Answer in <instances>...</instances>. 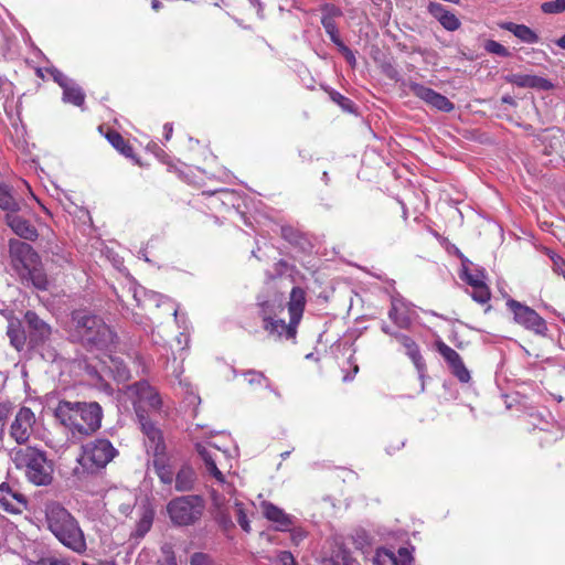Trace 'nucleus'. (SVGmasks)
Listing matches in <instances>:
<instances>
[{"instance_id": "19", "label": "nucleus", "mask_w": 565, "mask_h": 565, "mask_svg": "<svg viewBox=\"0 0 565 565\" xmlns=\"http://www.w3.org/2000/svg\"><path fill=\"white\" fill-rule=\"evenodd\" d=\"M6 223L21 238L35 241L39 236L36 228L15 212L7 213Z\"/></svg>"}, {"instance_id": "55", "label": "nucleus", "mask_w": 565, "mask_h": 565, "mask_svg": "<svg viewBox=\"0 0 565 565\" xmlns=\"http://www.w3.org/2000/svg\"><path fill=\"white\" fill-rule=\"evenodd\" d=\"M281 233H282V236H284L285 238L290 239V238H291L292 230H291L290 227H282V228H281Z\"/></svg>"}, {"instance_id": "54", "label": "nucleus", "mask_w": 565, "mask_h": 565, "mask_svg": "<svg viewBox=\"0 0 565 565\" xmlns=\"http://www.w3.org/2000/svg\"><path fill=\"white\" fill-rule=\"evenodd\" d=\"M382 331L388 335H392L395 338V334L397 332H393L392 329L386 324V323H383L382 327H381Z\"/></svg>"}, {"instance_id": "56", "label": "nucleus", "mask_w": 565, "mask_h": 565, "mask_svg": "<svg viewBox=\"0 0 565 565\" xmlns=\"http://www.w3.org/2000/svg\"><path fill=\"white\" fill-rule=\"evenodd\" d=\"M148 297H149V300L154 301L157 303V306H159V299L162 298L160 295L154 294V292L148 295Z\"/></svg>"}, {"instance_id": "52", "label": "nucleus", "mask_w": 565, "mask_h": 565, "mask_svg": "<svg viewBox=\"0 0 565 565\" xmlns=\"http://www.w3.org/2000/svg\"><path fill=\"white\" fill-rule=\"evenodd\" d=\"M305 536H306V533L300 529L294 530L291 532V541L295 544H299L305 539Z\"/></svg>"}, {"instance_id": "51", "label": "nucleus", "mask_w": 565, "mask_h": 565, "mask_svg": "<svg viewBox=\"0 0 565 565\" xmlns=\"http://www.w3.org/2000/svg\"><path fill=\"white\" fill-rule=\"evenodd\" d=\"M340 51L343 53L345 60L351 64L354 65L356 60L354 56V53L343 43L339 46Z\"/></svg>"}, {"instance_id": "59", "label": "nucleus", "mask_w": 565, "mask_h": 565, "mask_svg": "<svg viewBox=\"0 0 565 565\" xmlns=\"http://www.w3.org/2000/svg\"><path fill=\"white\" fill-rule=\"evenodd\" d=\"M120 511H121L124 514L128 515V514L131 512V507H130V505H121V507H120Z\"/></svg>"}, {"instance_id": "34", "label": "nucleus", "mask_w": 565, "mask_h": 565, "mask_svg": "<svg viewBox=\"0 0 565 565\" xmlns=\"http://www.w3.org/2000/svg\"><path fill=\"white\" fill-rule=\"evenodd\" d=\"M321 23L327 32V34L330 36L331 41L339 47L341 44H343L342 40L339 36L337 24L333 20V18L330 14H326L321 19Z\"/></svg>"}, {"instance_id": "6", "label": "nucleus", "mask_w": 565, "mask_h": 565, "mask_svg": "<svg viewBox=\"0 0 565 565\" xmlns=\"http://www.w3.org/2000/svg\"><path fill=\"white\" fill-rule=\"evenodd\" d=\"M118 454L113 444L105 438H96L82 446V454L77 459L78 467L74 473L79 476L83 472L96 473L104 469Z\"/></svg>"}, {"instance_id": "48", "label": "nucleus", "mask_w": 565, "mask_h": 565, "mask_svg": "<svg viewBox=\"0 0 565 565\" xmlns=\"http://www.w3.org/2000/svg\"><path fill=\"white\" fill-rule=\"evenodd\" d=\"M278 565H297L294 555L288 551H282L277 557Z\"/></svg>"}, {"instance_id": "62", "label": "nucleus", "mask_w": 565, "mask_h": 565, "mask_svg": "<svg viewBox=\"0 0 565 565\" xmlns=\"http://www.w3.org/2000/svg\"><path fill=\"white\" fill-rule=\"evenodd\" d=\"M323 180H324V182H328V180H329L327 172H323Z\"/></svg>"}, {"instance_id": "63", "label": "nucleus", "mask_w": 565, "mask_h": 565, "mask_svg": "<svg viewBox=\"0 0 565 565\" xmlns=\"http://www.w3.org/2000/svg\"><path fill=\"white\" fill-rule=\"evenodd\" d=\"M504 103H510L511 102V97H503L502 99Z\"/></svg>"}, {"instance_id": "49", "label": "nucleus", "mask_w": 565, "mask_h": 565, "mask_svg": "<svg viewBox=\"0 0 565 565\" xmlns=\"http://www.w3.org/2000/svg\"><path fill=\"white\" fill-rule=\"evenodd\" d=\"M51 75L53 76V79L62 87L64 88L65 86H67L72 79H70L66 75H64L61 71L58 70H53L51 72Z\"/></svg>"}, {"instance_id": "58", "label": "nucleus", "mask_w": 565, "mask_h": 565, "mask_svg": "<svg viewBox=\"0 0 565 565\" xmlns=\"http://www.w3.org/2000/svg\"><path fill=\"white\" fill-rule=\"evenodd\" d=\"M555 43L557 46L565 50V34L561 36L558 40H556Z\"/></svg>"}, {"instance_id": "36", "label": "nucleus", "mask_w": 565, "mask_h": 565, "mask_svg": "<svg viewBox=\"0 0 565 565\" xmlns=\"http://www.w3.org/2000/svg\"><path fill=\"white\" fill-rule=\"evenodd\" d=\"M471 297L475 301L483 305L490 300L491 292L487 284H481L478 287H473L471 291Z\"/></svg>"}, {"instance_id": "27", "label": "nucleus", "mask_w": 565, "mask_h": 565, "mask_svg": "<svg viewBox=\"0 0 565 565\" xmlns=\"http://www.w3.org/2000/svg\"><path fill=\"white\" fill-rule=\"evenodd\" d=\"M503 28L512 32L518 39L525 43L532 44L539 41V36L536 35V33L524 24H515L510 22L504 24Z\"/></svg>"}, {"instance_id": "44", "label": "nucleus", "mask_w": 565, "mask_h": 565, "mask_svg": "<svg viewBox=\"0 0 565 565\" xmlns=\"http://www.w3.org/2000/svg\"><path fill=\"white\" fill-rule=\"evenodd\" d=\"M11 413V404L10 403H0V440H2L4 436V427L7 419Z\"/></svg>"}, {"instance_id": "38", "label": "nucleus", "mask_w": 565, "mask_h": 565, "mask_svg": "<svg viewBox=\"0 0 565 565\" xmlns=\"http://www.w3.org/2000/svg\"><path fill=\"white\" fill-rule=\"evenodd\" d=\"M439 23L448 31H456L460 28L459 19L449 10L441 17Z\"/></svg>"}, {"instance_id": "57", "label": "nucleus", "mask_w": 565, "mask_h": 565, "mask_svg": "<svg viewBox=\"0 0 565 565\" xmlns=\"http://www.w3.org/2000/svg\"><path fill=\"white\" fill-rule=\"evenodd\" d=\"M359 372V366L358 365H354L353 367V375H345L343 377V381L344 382H348V381H351L353 379V376Z\"/></svg>"}, {"instance_id": "18", "label": "nucleus", "mask_w": 565, "mask_h": 565, "mask_svg": "<svg viewBox=\"0 0 565 565\" xmlns=\"http://www.w3.org/2000/svg\"><path fill=\"white\" fill-rule=\"evenodd\" d=\"M260 509L263 515L275 523L277 531H287L294 524V518L271 502L262 501Z\"/></svg>"}, {"instance_id": "4", "label": "nucleus", "mask_w": 565, "mask_h": 565, "mask_svg": "<svg viewBox=\"0 0 565 565\" xmlns=\"http://www.w3.org/2000/svg\"><path fill=\"white\" fill-rule=\"evenodd\" d=\"M24 322L28 328V337L19 320H9L7 334L10 339L11 345L17 351H22L24 349L28 338L29 343L32 347H36L49 340L51 335V327L34 311L25 312Z\"/></svg>"}, {"instance_id": "42", "label": "nucleus", "mask_w": 565, "mask_h": 565, "mask_svg": "<svg viewBox=\"0 0 565 565\" xmlns=\"http://www.w3.org/2000/svg\"><path fill=\"white\" fill-rule=\"evenodd\" d=\"M190 565H215V563L209 554L196 552L191 555Z\"/></svg>"}, {"instance_id": "47", "label": "nucleus", "mask_w": 565, "mask_h": 565, "mask_svg": "<svg viewBox=\"0 0 565 565\" xmlns=\"http://www.w3.org/2000/svg\"><path fill=\"white\" fill-rule=\"evenodd\" d=\"M447 9L438 3V2H430L428 4V12L438 21L447 13Z\"/></svg>"}, {"instance_id": "9", "label": "nucleus", "mask_w": 565, "mask_h": 565, "mask_svg": "<svg viewBox=\"0 0 565 565\" xmlns=\"http://www.w3.org/2000/svg\"><path fill=\"white\" fill-rule=\"evenodd\" d=\"M128 393L134 398V406L138 419L146 412H160L163 401L158 391L146 381L137 382L128 387Z\"/></svg>"}, {"instance_id": "31", "label": "nucleus", "mask_w": 565, "mask_h": 565, "mask_svg": "<svg viewBox=\"0 0 565 565\" xmlns=\"http://www.w3.org/2000/svg\"><path fill=\"white\" fill-rule=\"evenodd\" d=\"M233 508L237 523L239 524L244 532L249 533L252 531V527L245 504L241 501L235 500Z\"/></svg>"}, {"instance_id": "14", "label": "nucleus", "mask_w": 565, "mask_h": 565, "mask_svg": "<svg viewBox=\"0 0 565 565\" xmlns=\"http://www.w3.org/2000/svg\"><path fill=\"white\" fill-rule=\"evenodd\" d=\"M409 89L416 97L420 98L437 110L450 113L455 108V105L446 96L426 87L423 84L411 83Z\"/></svg>"}, {"instance_id": "22", "label": "nucleus", "mask_w": 565, "mask_h": 565, "mask_svg": "<svg viewBox=\"0 0 565 565\" xmlns=\"http://www.w3.org/2000/svg\"><path fill=\"white\" fill-rule=\"evenodd\" d=\"M395 339L405 348L406 354L412 360L416 370L419 373V376L422 377L426 370V364L420 354L418 345L412 338L403 333H396Z\"/></svg>"}, {"instance_id": "45", "label": "nucleus", "mask_w": 565, "mask_h": 565, "mask_svg": "<svg viewBox=\"0 0 565 565\" xmlns=\"http://www.w3.org/2000/svg\"><path fill=\"white\" fill-rule=\"evenodd\" d=\"M412 554L406 547L398 548L397 556L394 558L396 565H411Z\"/></svg>"}, {"instance_id": "1", "label": "nucleus", "mask_w": 565, "mask_h": 565, "mask_svg": "<svg viewBox=\"0 0 565 565\" xmlns=\"http://www.w3.org/2000/svg\"><path fill=\"white\" fill-rule=\"evenodd\" d=\"M54 415L74 437H84L92 435L100 427L103 411L96 402L61 401Z\"/></svg>"}, {"instance_id": "41", "label": "nucleus", "mask_w": 565, "mask_h": 565, "mask_svg": "<svg viewBox=\"0 0 565 565\" xmlns=\"http://www.w3.org/2000/svg\"><path fill=\"white\" fill-rule=\"evenodd\" d=\"M35 565H72L70 559L57 555H46L41 557Z\"/></svg>"}, {"instance_id": "46", "label": "nucleus", "mask_w": 565, "mask_h": 565, "mask_svg": "<svg viewBox=\"0 0 565 565\" xmlns=\"http://www.w3.org/2000/svg\"><path fill=\"white\" fill-rule=\"evenodd\" d=\"M548 255L553 263V270L558 275H563L565 273V260L555 253L551 252Z\"/></svg>"}, {"instance_id": "25", "label": "nucleus", "mask_w": 565, "mask_h": 565, "mask_svg": "<svg viewBox=\"0 0 565 565\" xmlns=\"http://www.w3.org/2000/svg\"><path fill=\"white\" fill-rule=\"evenodd\" d=\"M154 472L163 484L171 486L174 480L175 472L169 463L166 452L153 456Z\"/></svg>"}, {"instance_id": "23", "label": "nucleus", "mask_w": 565, "mask_h": 565, "mask_svg": "<svg viewBox=\"0 0 565 565\" xmlns=\"http://www.w3.org/2000/svg\"><path fill=\"white\" fill-rule=\"evenodd\" d=\"M388 318L401 329H408L412 324L409 308L403 299L392 298Z\"/></svg>"}, {"instance_id": "32", "label": "nucleus", "mask_w": 565, "mask_h": 565, "mask_svg": "<svg viewBox=\"0 0 565 565\" xmlns=\"http://www.w3.org/2000/svg\"><path fill=\"white\" fill-rule=\"evenodd\" d=\"M22 277H28L38 289H45L47 286V279L45 274L38 268L25 269L20 274Z\"/></svg>"}, {"instance_id": "11", "label": "nucleus", "mask_w": 565, "mask_h": 565, "mask_svg": "<svg viewBox=\"0 0 565 565\" xmlns=\"http://www.w3.org/2000/svg\"><path fill=\"white\" fill-rule=\"evenodd\" d=\"M36 425L34 412L26 406L20 407L12 420L9 435L19 445H24L30 440Z\"/></svg>"}, {"instance_id": "35", "label": "nucleus", "mask_w": 565, "mask_h": 565, "mask_svg": "<svg viewBox=\"0 0 565 565\" xmlns=\"http://www.w3.org/2000/svg\"><path fill=\"white\" fill-rule=\"evenodd\" d=\"M13 85L8 81H0V102L3 109L7 111L8 107L12 106L13 103Z\"/></svg>"}, {"instance_id": "33", "label": "nucleus", "mask_w": 565, "mask_h": 565, "mask_svg": "<svg viewBox=\"0 0 565 565\" xmlns=\"http://www.w3.org/2000/svg\"><path fill=\"white\" fill-rule=\"evenodd\" d=\"M461 278L472 288L486 282V274L483 270L476 269L475 271H470L466 265L462 266Z\"/></svg>"}, {"instance_id": "53", "label": "nucleus", "mask_w": 565, "mask_h": 565, "mask_svg": "<svg viewBox=\"0 0 565 565\" xmlns=\"http://www.w3.org/2000/svg\"><path fill=\"white\" fill-rule=\"evenodd\" d=\"M164 137L167 140H169L171 138V135H172V131H173V128H172V125L171 124H166L164 127Z\"/></svg>"}, {"instance_id": "21", "label": "nucleus", "mask_w": 565, "mask_h": 565, "mask_svg": "<svg viewBox=\"0 0 565 565\" xmlns=\"http://www.w3.org/2000/svg\"><path fill=\"white\" fill-rule=\"evenodd\" d=\"M505 81L519 87L539 88L548 90L553 84L543 77L530 74H510L505 76Z\"/></svg>"}, {"instance_id": "7", "label": "nucleus", "mask_w": 565, "mask_h": 565, "mask_svg": "<svg viewBox=\"0 0 565 565\" xmlns=\"http://www.w3.org/2000/svg\"><path fill=\"white\" fill-rule=\"evenodd\" d=\"M306 298L305 291L300 287H294L290 291V298L288 302V311L290 316V320L288 323L282 319H271L264 322V329L267 331L268 335L274 339H294L296 337V329L300 319L302 317V312L305 309Z\"/></svg>"}, {"instance_id": "15", "label": "nucleus", "mask_w": 565, "mask_h": 565, "mask_svg": "<svg viewBox=\"0 0 565 565\" xmlns=\"http://www.w3.org/2000/svg\"><path fill=\"white\" fill-rule=\"evenodd\" d=\"M0 507L12 514H21L28 509V500L23 493L9 483L0 484Z\"/></svg>"}, {"instance_id": "16", "label": "nucleus", "mask_w": 565, "mask_h": 565, "mask_svg": "<svg viewBox=\"0 0 565 565\" xmlns=\"http://www.w3.org/2000/svg\"><path fill=\"white\" fill-rule=\"evenodd\" d=\"M438 353L445 359L451 373L462 383L470 380V373L465 366L460 355L443 341L436 342Z\"/></svg>"}, {"instance_id": "43", "label": "nucleus", "mask_w": 565, "mask_h": 565, "mask_svg": "<svg viewBox=\"0 0 565 565\" xmlns=\"http://www.w3.org/2000/svg\"><path fill=\"white\" fill-rule=\"evenodd\" d=\"M162 557L158 559L157 565H178L174 553L170 546L161 548Z\"/></svg>"}, {"instance_id": "3", "label": "nucleus", "mask_w": 565, "mask_h": 565, "mask_svg": "<svg viewBox=\"0 0 565 565\" xmlns=\"http://www.w3.org/2000/svg\"><path fill=\"white\" fill-rule=\"evenodd\" d=\"M73 320V337L84 345L106 349L114 342L115 333L99 317L78 311L74 313Z\"/></svg>"}, {"instance_id": "20", "label": "nucleus", "mask_w": 565, "mask_h": 565, "mask_svg": "<svg viewBox=\"0 0 565 565\" xmlns=\"http://www.w3.org/2000/svg\"><path fill=\"white\" fill-rule=\"evenodd\" d=\"M259 315L263 322L277 318L284 311V298L281 295L273 294L266 298H258Z\"/></svg>"}, {"instance_id": "8", "label": "nucleus", "mask_w": 565, "mask_h": 565, "mask_svg": "<svg viewBox=\"0 0 565 565\" xmlns=\"http://www.w3.org/2000/svg\"><path fill=\"white\" fill-rule=\"evenodd\" d=\"M204 507V500L200 495H182L167 504V512L173 524L186 526L200 520Z\"/></svg>"}, {"instance_id": "5", "label": "nucleus", "mask_w": 565, "mask_h": 565, "mask_svg": "<svg viewBox=\"0 0 565 565\" xmlns=\"http://www.w3.org/2000/svg\"><path fill=\"white\" fill-rule=\"evenodd\" d=\"M17 468H24L29 481L36 486H47L52 482V466L45 452L33 447L20 448L12 454Z\"/></svg>"}, {"instance_id": "10", "label": "nucleus", "mask_w": 565, "mask_h": 565, "mask_svg": "<svg viewBox=\"0 0 565 565\" xmlns=\"http://www.w3.org/2000/svg\"><path fill=\"white\" fill-rule=\"evenodd\" d=\"M507 306L513 312V319L518 324L537 335H546V321L534 309L514 299H509Z\"/></svg>"}, {"instance_id": "37", "label": "nucleus", "mask_w": 565, "mask_h": 565, "mask_svg": "<svg viewBox=\"0 0 565 565\" xmlns=\"http://www.w3.org/2000/svg\"><path fill=\"white\" fill-rule=\"evenodd\" d=\"M483 47L488 53H491L494 55H499V56H509L510 55V52L508 51V49L494 40H487Z\"/></svg>"}, {"instance_id": "17", "label": "nucleus", "mask_w": 565, "mask_h": 565, "mask_svg": "<svg viewBox=\"0 0 565 565\" xmlns=\"http://www.w3.org/2000/svg\"><path fill=\"white\" fill-rule=\"evenodd\" d=\"M139 423L146 436V447L149 454L158 456L166 452V445L161 430L151 423L146 415H140Z\"/></svg>"}, {"instance_id": "61", "label": "nucleus", "mask_w": 565, "mask_h": 565, "mask_svg": "<svg viewBox=\"0 0 565 565\" xmlns=\"http://www.w3.org/2000/svg\"><path fill=\"white\" fill-rule=\"evenodd\" d=\"M102 565H116V563L113 562V561L111 562H104V563H102Z\"/></svg>"}, {"instance_id": "50", "label": "nucleus", "mask_w": 565, "mask_h": 565, "mask_svg": "<svg viewBox=\"0 0 565 565\" xmlns=\"http://www.w3.org/2000/svg\"><path fill=\"white\" fill-rule=\"evenodd\" d=\"M330 96L331 99L335 102L338 105H340L343 109H349V107L351 106V100L338 92H332Z\"/></svg>"}, {"instance_id": "29", "label": "nucleus", "mask_w": 565, "mask_h": 565, "mask_svg": "<svg viewBox=\"0 0 565 565\" xmlns=\"http://www.w3.org/2000/svg\"><path fill=\"white\" fill-rule=\"evenodd\" d=\"M107 139L110 142V145L121 154H124L127 158H132V147L127 143V141L122 138L120 134H118L117 131H110L107 134Z\"/></svg>"}, {"instance_id": "39", "label": "nucleus", "mask_w": 565, "mask_h": 565, "mask_svg": "<svg viewBox=\"0 0 565 565\" xmlns=\"http://www.w3.org/2000/svg\"><path fill=\"white\" fill-rule=\"evenodd\" d=\"M541 9L544 13L555 14L565 10V0H554L542 3Z\"/></svg>"}, {"instance_id": "30", "label": "nucleus", "mask_w": 565, "mask_h": 565, "mask_svg": "<svg viewBox=\"0 0 565 565\" xmlns=\"http://www.w3.org/2000/svg\"><path fill=\"white\" fill-rule=\"evenodd\" d=\"M0 209L8 211V213L19 210V203L12 196L10 189L3 184H0Z\"/></svg>"}, {"instance_id": "2", "label": "nucleus", "mask_w": 565, "mask_h": 565, "mask_svg": "<svg viewBox=\"0 0 565 565\" xmlns=\"http://www.w3.org/2000/svg\"><path fill=\"white\" fill-rule=\"evenodd\" d=\"M45 521L49 530L65 547L78 555L87 551L86 537L79 523L61 503H46Z\"/></svg>"}, {"instance_id": "13", "label": "nucleus", "mask_w": 565, "mask_h": 565, "mask_svg": "<svg viewBox=\"0 0 565 565\" xmlns=\"http://www.w3.org/2000/svg\"><path fill=\"white\" fill-rule=\"evenodd\" d=\"M195 449L203 460L206 471L222 486L224 492L232 494L234 492L233 486L225 480L224 475L216 466L220 449L210 443L207 445L196 444Z\"/></svg>"}, {"instance_id": "60", "label": "nucleus", "mask_w": 565, "mask_h": 565, "mask_svg": "<svg viewBox=\"0 0 565 565\" xmlns=\"http://www.w3.org/2000/svg\"><path fill=\"white\" fill-rule=\"evenodd\" d=\"M151 6H152V9L158 10L161 7V3L159 0H152Z\"/></svg>"}, {"instance_id": "12", "label": "nucleus", "mask_w": 565, "mask_h": 565, "mask_svg": "<svg viewBox=\"0 0 565 565\" xmlns=\"http://www.w3.org/2000/svg\"><path fill=\"white\" fill-rule=\"evenodd\" d=\"M9 254L11 264L19 274L39 265V255L32 246L19 239L9 241Z\"/></svg>"}, {"instance_id": "26", "label": "nucleus", "mask_w": 565, "mask_h": 565, "mask_svg": "<svg viewBox=\"0 0 565 565\" xmlns=\"http://www.w3.org/2000/svg\"><path fill=\"white\" fill-rule=\"evenodd\" d=\"M154 512L149 507H142L139 513V521L136 524V530L131 534L132 537L142 539L151 529L153 523Z\"/></svg>"}, {"instance_id": "64", "label": "nucleus", "mask_w": 565, "mask_h": 565, "mask_svg": "<svg viewBox=\"0 0 565 565\" xmlns=\"http://www.w3.org/2000/svg\"><path fill=\"white\" fill-rule=\"evenodd\" d=\"M171 308H172V311H173V316H177V313H178V309H177V308H174L173 306H171Z\"/></svg>"}, {"instance_id": "28", "label": "nucleus", "mask_w": 565, "mask_h": 565, "mask_svg": "<svg viewBox=\"0 0 565 565\" xmlns=\"http://www.w3.org/2000/svg\"><path fill=\"white\" fill-rule=\"evenodd\" d=\"M63 102L78 107L84 105L85 94L74 81L63 88Z\"/></svg>"}, {"instance_id": "40", "label": "nucleus", "mask_w": 565, "mask_h": 565, "mask_svg": "<svg viewBox=\"0 0 565 565\" xmlns=\"http://www.w3.org/2000/svg\"><path fill=\"white\" fill-rule=\"evenodd\" d=\"M244 376H245L246 381L248 382V384H250V385H254V384L260 385L265 382L266 388H270V382L260 372L248 371L244 374Z\"/></svg>"}, {"instance_id": "24", "label": "nucleus", "mask_w": 565, "mask_h": 565, "mask_svg": "<svg viewBox=\"0 0 565 565\" xmlns=\"http://www.w3.org/2000/svg\"><path fill=\"white\" fill-rule=\"evenodd\" d=\"M174 489L178 492H189L194 489L196 472L189 463H183L174 476Z\"/></svg>"}]
</instances>
